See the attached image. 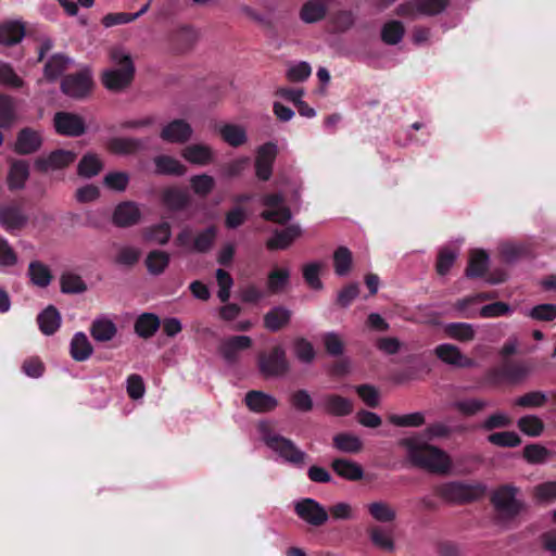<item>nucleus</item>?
I'll list each match as a JSON object with an SVG mask.
<instances>
[{"mask_svg":"<svg viewBox=\"0 0 556 556\" xmlns=\"http://www.w3.org/2000/svg\"><path fill=\"white\" fill-rule=\"evenodd\" d=\"M441 426L429 427L422 435L403 439L400 444L407 451L410 463L432 473L445 475L452 468V460L446 452L428 444L424 438L432 439L443 434Z\"/></svg>","mask_w":556,"mask_h":556,"instance_id":"f257e3e1","label":"nucleus"},{"mask_svg":"<svg viewBox=\"0 0 556 556\" xmlns=\"http://www.w3.org/2000/svg\"><path fill=\"white\" fill-rule=\"evenodd\" d=\"M261 438L266 446L277 455V459L287 463L295 468H303L307 455L296 444L269 429L268 422L262 421L258 425Z\"/></svg>","mask_w":556,"mask_h":556,"instance_id":"f03ea898","label":"nucleus"},{"mask_svg":"<svg viewBox=\"0 0 556 556\" xmlns=\"http://www.w3.org/2000/svg\"><path fill=\"white\" fill-rule=\"evenodd\" d=\"M110 58L118 68H110L103 72V85L110 90H121L128 86L135 74V66L131 55L123 47L111 49Z\"/></svg>","mask_w":556,"mask_h":556,"instance_id":"7ed1b4c3","label":"nucleus"},{"mask_svg":"<svg viewBox=\"0 0 556 556\" xmlns=\"http://www.w3.org/2000/svg\"><path fill=\"white\" fill-rule=\"evenodd\" d=\"M483 492L480 485L446 482L435 488V493L447 503H466L478 498Z\"/></svg>","mask_w":556,"mask_h":556,"instance_id":"20e7f679","label":"nucleus"},{"mask_svg":"<svg viewBox=\"0 0 556 556\" xmlns=\"http://www.w3.org/2000/svg\"><path fill=\"white\" fill-rule=\"evenodd\" d=\"M492 503L503 517H514L519 514L523 503L519 497V490L513 485H502L493 492Z\"/></svg>","mask_w":556,"mask_h":556,"instance_id":"39448f33","label":"nucleus"},{"mask_svg":"<svg viewBox=\"0 0 556 556\" xmlns=\"http://www.w3.org/2000/svg\"><path fill=\"white\" fill-rule=\"evenodd\" d=\"M296 515L306 523L319 527L329 519V514L314 498H302L294 504Z\"/></svg>","mask_w":556,"mask_h":556,"instance_id":"423d86ee","label":"nucleus"},{"mask_svg":"<svg viewBox=\"0 0 556 556\" xmlns=\"http://www.w3.org/2000/svg\"><path fill=\"white\" fill-rule=\"evenodd\" d=\"M261 372L266 377H277L288 370L286 352L281 346H276L267 355H262L258 361Z\"/></svg>","mask_w":556,"mask_h":556,"instance_id":"0eeeda50","label":"nucleus"},{"mask_svg":"<svg viewBox=\"0 0 556 556\" xmlns=\"http://www.w3.org/2000/svg\"><path fill=\"white\" fill-rule=\"evenodd\" d=\"M91 86V74L88 68L81 70L76 75H68L61 84L62 91L72 98L85 97Z\"/></svg>","mask_w":556,"mask_h":556,"instance_id":"6e6552de","label":"nucleus"},{"mask_svg":"<svg viewBox=\"0 0 556 556\" xmlns=\"http://www.w3.org/2000/svg\"><path fill=\"white\" fill-rule=\"evenodd\" d=\"M263 205L266 207L262 217L274 223H286L291 218V213L283 204L281 194H269L263 198Z\"/></svg>","mask_w":556,"mask_h":556,"instance_id":"1a4fd4ad","label":"nucleus"},{"mask_svg":"<svg viewBox=\"0 0 556 556\" xmlns=\"http://www.w3.org/2000/svg\"><path fill=\"white\" fill-rule=\"evenodd\" d=\"M277 146L273 142L261 146L255 160V174L261 180H268L277 155Z\"/></svg>","mask_w":556,"mask_h":556,"instance_id":"9d476101","label":"nucleus"},{"mask_svg":"<svg viewBox=\"0 0 556 556\" xmlns=\"http://www.w3.org/2000/svg\"><path fill=\"white\" fill-rule=\"evenodd\" d=\"M58 134L64 136H80L85 131V123L80 116L67 112H59L53 118Z\"/></svg>","mask_w":556,"mask_h":556,"instance_id":"9b49d317","label":"nucleus"},{"mask_svg":"<svg viewBox=\"0 0 556 556\" xmlns=\"http://www.w3.org/2000/svg\"><path fill=\"white\" fill-rule=\"evenodd\" d=\"M216 237V229L208 227L204 231L200 232L194 241L191 243L189 229H184L176 239L178 245L189 248L198 252H204L212 247V243Z\"/></svg>","mask_w":556,"mask_h":556,"instance_id":"f8f14e48","label":"nucleus"},{"mask_svg":"<svg viewBox=\"0 0 556 556\" xmlns=\"http://www.w3.org/2000/svg\"><path fill=\"white\" fill-rule=\"evenodd\" d=\"M76 154L68 150H55L47 156L39 157L35 165L41 172H53L72 164Z\"/></svg>","mask_w":556,"mask_h":556,"instance_id":"ddd939ff","label":"nucleus"},{"mask_svg":"<svg viewBox=\"0 0 556 556\" xmlns=\"http://www.w3.org/2000/svg\"><path fill=\"white\" fill-rule=\"evenodd\" d=\"M192 128L184 119H175L165 125L161 131V138L172 143H184L192 136Z\"/></svg>","mask_w":556,"mask_h":556,"instance_id":"4468645a","label":"nucleus"},{"mask_svg":"<svg viewBox=\"0 0 556 556\" xmlns=\"http://www.w3.org/2000/svg\"><path fill=\"white\" fill-rule=\"evenodd\" d=\"M434 353L445 364L463 368L473 366V361L462 354L459 349L453 344H440L434 349Z\"/></svg>","mask_w":556,"mask_h":556,"instance_id":"2eb2a0df","label":"nucleus"},{"mask_svg":"<svg viewBox=\"0 0 556 556\" xmlns=\"http://www.w3.org/2000/svg\"><path fill=\"white\" fill-rule=\"evenodd\" d=\"M252 339L248 336H235L225 339L219 346L222 356L228 362H236L241 351L250 349Z\"/></svg>","mask_w":556,"mask_h":556,"instance_id":"dca6fc26","label":"nucleus"},{"mask_svg":"<svg viewBox=\"0 0 556 556\" xmlns=\"http://www.w3.org/2000/svg\"><path fill=\"white\" fill-rule=\"evenodd\" d=\"M27 223V216L22 208L14 205L0 207V224L10 232L23 228Z\"/></svg>","mask_w":556,"mask_h":556,"instance_id":"f3484780","label":"nucleus"},{"mask_svg":"<svg viewBox=\"0 0 556 556\" xmlns=\"http://www.w3.org/2000/svg\"><path fill=\"white\" fill-rule=\"evenodd\" d=\"M247 406L255 413H267L274 410L278 401L270 394L262 391H250L244 397Z\"/></svg>","mask_w":556,"mask_h":556,"instance_id":"a211bd4d","label":"nucleus"},{"mask_svg":"<svg viewBox=\"0 0 556 556\" xmlns=\"http://www.w3.org/2000/svg\"><path fill=\"white\" fill-rule=\"evenodd\" d=\"M139 206L134 202H124L116 206L113 214V222L117 226L128 227L140 219Z\"/></svg>","mask_w":556,"mask_h":556,"instance_id":"6ab92c4d","label":"nucleus"},{"mask_svg":"<svg viewBox=\"0 0 556 556\" xmlns=\"http://www.w3.org/2000/svg\"><path fill=\"white\" fill-rule=\"evenodd\" d=\"M222 139L230 147L237 148L248 141L247 129L237 124L225 123L217 126Z\"/></svg>","mask_w":556,"mask_h":556,"instance_id":"aec40b11","label":"nucleus"},{"mask_svg":"<svg viewBox=\"0 0 556 556\" xmlns=\"http://www.w3.org/2000/svg\"><path fill=\"white\" fill-rule=\"evenodd\" d=\"M182 157L194 165L204 166L213 160L214 153L211 147L202 143L187 146L182 152Z\"/></svg>","mask_w":556,"mask_h":556,"instance_id":"412c9836","label":"nucleus"},{"mask_svg":"<svg viewBox=\"0 0 556 556\" xmlns=\"http://www.w3.org/2000/svg\"><path fill=\"white\" fill-rule=\"evenodd\" d=\"M321 406L327 414L333 416H346L353 412L352 401L337 394L324 396Z\"/></svg>","mask_w":556,"mask_h":556,"instance_id":"4be33fe9","label":"nucleus"},{"mask_svg":"<svg viewBox=\"0 0 556 556\" xmlns=\"http://www.w3.org/2000/svg\"><path fill=\"white\" fill-rule=\"evenodd\" d=\"M41 136L30 128L22 129L16 138L15 151L20 154H29L37 151L41 146Z\"/></svg>","mask_w":556,"mask_h":556,"instance_id":"5701e85b","label":"nucleus"},{"mask_svg":"<svg viewBox=\"0 0 556 556\" xmlns=\"http://www.w3.org/2000/svg\"><path fill=\"white\" fill-rule=\"evenodd\" d=\"M329 3L330 0H307L300 11L301 20L307 24L321 21L326 15Z\"/></svg>","mask_w":556,"mask_h":556,"instance_id":"b1692460","label":"nucleus"},{"mask_svg":"<svg viewBox=\"0 0 556 556\" xmlns=\"http://www.w3.org/2000/svg\"><path fill=\"white\" fill-rule=\"evenodd\" d=\"M116 326L108 316H101L94 319L91 327V336L96 341L106 342L116 334Z\"/></svg>","mask_w":556,"mask_h":556,"instance_id":"393cba45","label":"nucleus"},{"mask_svg":"<svg viewBox=\"0 0 556 556\" xmlns=\"http://www.w3.org/2000/svg\"><path fill=\"white\" fill-rule=\"evenodd\" d=\"M93 352V348L84 332H76L71 341L70 353L77 362L88 359Z\"/></svg>","mask_w":556,"mask_h":556,"instance_id":"a878e982","label":"nucleus"},{"mask_svg":"<svg viewBox=\"0 0 556 556\" xmlns=\"http://www.w3.org/2000/svg\"><path fill=\"white\" fill-rule=\"evenodd\" d=\"M301 235V228L292 225L275 235L267 241V247L271 250L287 249Z\"/></svg>","mask_w":556,"mask_h":556,"instance_id":"bb28decb","label":"nucleus"},{"mask_svg":"<svg viewBox=\"0 0 556 556\" xmlns=\"http://www.w3.org/2000/svg\"><path fill=\"white\" fill-rule=\"evenodd\" d=\"M29 177V166L25 161H15L12 163L9 175L8 186L11 190L23 189Z\"/></svg>","mask_w":556,"mask_h":556,"instance_id":"cd10ccee","label":"nucleus"},{"mask_svg":"<svg viewBox=\"0 0 556 556\" xmlns=\"http://www.w3.org/2000/svg\"><path fill=\"white\" fill-rule=\"evenodd\" d=\"M25 35L24 26L18 22H7L0 25V46L9 47L18 43Z\"/></svg>","mask_w":556,"mask_h":556,"instance_id":"c85d7f7f","label":"nucleus"},{"mask_svg":"<svg viewBox=\"0 0 556 556\" xmlns=\"http://www.w3.org/2000/svg\"><path fill=\"white\" fill-rule=\"evenodd\" d=\"M38 325L41 332L46 336L53 334L61 326V316L53 306H48L38 315Z\"/></svg>","mask_w":556,"mask_h":556,"instance_id":"c756f323","label":"nucleus"},{"mask_svg":"<svg viewBox=\"0 0 556 556\" xmlns=\"http://www.w3.org/2000/svg\"><path fill=\"white\" fill-rule=\"evenodd\" d=\"M333 471L350 481L361 480L364 476L363 468L355 462L348 459H336L332 463Z\"/></svg>","mask_w":556,"mask_h":556,"instance_id":"7c9ffc66","label":"nucleus"},{"mask_svg":"<svg viewBox=\"0 0 556 556\" xmlns=\"http://www.w3.org/2000/svg\"><path fill=\"white\" fill-rule=\"evenodd\" d=\"M155 170L162 175L182 176L186 174V166L175 157L160 155L154 159Z\"/></svg>","mask_w":556,"mask_h":556,"instance_id":"2f4dec72","label":"nucleus"},{"mask_svg":"<svg viewBox=\"0 0 556 556\" xmlns=\"http://www.w3.org/2000/svg\"><path fill=\"white\" fill-rule=\"evenodd\" d=\"M73 65V60L62 54H54L45 66V76L49 80H55Z\"/></svg>","mask_w":556,"mask_h":556,"instance_id":"473e14b6","label":"nucleus"},{"mask_svg":"<svg viewBox=\"0 0 556 556\" xmlns=\"http://www.w3.org/2000/svg\"><path fill=\"white\" fill-rule=\"evenodd\" d=\"M162 200L169 210L178 211L188 204L189 194L185 189L169 187L164 189Z\"/></svg>","mask_w":556,"mask_h":556,"instance_id":"72a5a7b5","label":"nucleus"},{"mask_svg":"<svg viewBox=\"0 0 556 556\" xmlns=\"http://www.w3.org/2000/svg\"><path fill=\"white\" fill-rule=\"evenodd\" d=\"M290 278V270L287 267H276L269 274L267 278V293L277 294L282 292L288 283Z\"/></svg>","mask_w":556,"mask_h":556,"instance_id":"f704fd0d","label":"nucleus"},{"mask_svg":"<svg viewBox=\"0 0 556 556\" xmlns=\"http://www.w3.org/2000/svg\"><path fill=\"white\" fill-rule=\"evenodd\" d=\"M17 119V106L15 100L0 93V127L10 128Z\"/></svg>","mask_w":556,"mask_h":556,"instance_id":"c9c22d12","label":"nucleus"},{"mask_svg":"<svg viewBox=\"0 0 556 556\" xmlns=\"http://www.w3.org/2000/svg\"><path fill=\"white\" fill-rule=\"evenodd\" d=\"M291 317V312L282 306H277L270 309L264 316V325L270 331H278L286 326Z\"/></svg>","mask_w":556,"mask_h":556,"instance_id":"e433bc0d","label":"nucleus"},{"mask_svg":"<svg viewBox=\"0 0 556 556\" xmlns=\"http://www.w3.org/2000/svg\"><path fill=\"white\" fill-rule=\"evenodd\" d=\"M489 264V255L483 250H473L470 253L466 275L469 278L480 277L484 274Z\"/></svg>","mask_w":556,"mask_h":556,"instance_id":"4c0bfd02","label":"nucleus"},{"mask_svg":"<svg viewBox=\"0 0 556 556\" xmlns=\"http://www.w3.org/2000/svg\"><path fill=\"white\" fill-rule=\"evenodd\" d=\"M160 327V319L156 315L144 313L138 317L135 324L136 333L142 338L152 337Z\"/></svg>","mask_w":556,"mask_h":556,"instance_id":"58836bf2","label":"nucleus"},{"mask_svg":"<svg viewBox=\"0 0 556 556\" xmlns=\"http://www.w3.org/2000/svg\"><path fill=\"white\" fill-rule=\"evenodd\" d=\"M333 445L337 450L349 454L358 453L363 447L362 440L352 433H339L334 435Z\"/></svg>","mask_w":556,"mask_h":556,"instance_id":"ea45409f","label":"nucleus"},{"mask_svg":"<svg viewBox=\"0 0 556 556\" xmlns=\"http://www.w3.org/2000/svg\"><path fill=\"white\" fill-rule=\"evenodd\" d=\"M28 276L33 285L46 288L51 282V273L48 266L40 262H31L28 266Z\"/></svg>","mask_w":556,"mask_h":556,"instance_id":"a19ab883","label":"nucleus"},{"mask_svg":"<svg viewBox=\"0 0 556 556\" xmlns=\"http://www.w3.org/2000/svg\"><path fill=\"white\" fill-rule=\"evenodd\" d=\"M517 427L528 437H540L544 430V424L536 415H526L519 418Z\"/></svg>","mask_w":556,"mask_h":556,"instance_id":"79ce46f5","label":"nucleus"},{"mask_svg":"<svg viewBox=\"0 0 556 556\" xmlns=\"http://www.w3.org/2000/svg\"><path fill=\"white\" fill-rule=\"evenodd\" d=\"M141 147V141L132 138H113L109 142L110 151L121 155L131 154L139 150Z\"/></svg>","mask_w":556,"mask_h":556,"instance_id":"37998d69","label":"nucleus"},{"mask_svg":"<svg viewBox=\"0 0 556 556\" xmlns=\"http://www.w3.org/2000/svg\"><path fill=\"white\" fill-rule=\"evenodd\" d=\"M405 33L404 25L397 21H390L386 23L381 29V38L387 45L399 43Z\"/></svg>","mask_w":556,"mask_h":556,"instance_id":"c03bdc74","label":"nucleus"},{"mask_svg":"<svg viewBox=\"0 0 556 556\" xmlns=\"http://www.w3.org/2000/svg\"><path fill=\"white\" fill-rule=\"evenodd\" d=\"M371 517L379 522H390L395 519V510L384 502H374L367 506Z\"/></svg>","mask_w":556,"mask_h":556,"instance_id":"a18cd8bd","label":"nucleus"},{"mask_svg":"<svg viewBox=\"0 0 556 556\" xmlns=\"http://www.w3.org/2000/svg\"><path fill=\"white\" fill-rule=\"evenodd\" d=\"M446 333L459 341H470L475 337V329L471 324L450 323L445 326Z\"/></svg>","mask_w":556,"mask_h":556,"instance_id":"49530a36","label":"nucleus"},{"mask_svg":"<svg viewBox=\"0 0 556 556\" xmlns=\"http://www.w3.org/2000/svg\"><path fill=\"white\" fill-rule=\"evenodd\" d=\"M169 263V255L163 251H152L146 260V265L150 274L160 275Z\"/></svg>","mask_w":556,"mask_h":556,"instance_id":"de8ad7c7","label":"nucleus"},{"mask_svg":"<svg viewBox=\"0 0 556 556\" xmlns=\"http://www.w3.org/2000/svg\"><path fill=\"white\" fill-rule=\"evenodd\" d=\"M551 456V452L543 445L532 443L523 448V457L529 464H544Z\"/></svg>","mask_w":556,"mask_h":556,"instance_id":"09e8293b","label":"nucleus"},{"mask_svg":"<svg viewBox=\"0 0 556 556\" xmlns=\"http://www.w3.org/2000/svg\"><path fill=\"white\" fill-rule=\"evenodd\" d=\"M17 255L9 241L0 236V269L8 271L17 264Z\"/></svg>","mask_w":556,"mask_h":556,"instance_id":"8fccbe9b","label":"nucleus"},{"mask_svg":"<svg viewBox=\"0 0 556 556\" xmlns=\"http://www.w3.org/2000/svg\"><path fill=\"white\" fill-rule=\"evenodd\" d=\"M488 441L501 447H516L521 444L520 437L514 431L495 432L488 437Z\"/></svg>","mask_w":556,"mask_h":556,"instance_id":"3c124183","label":"nucleus"},{"mask_svg":"<svg viewBox=\"0 0 556 556\" xmlns=\"http://www.w3.org/2000/svg\"><path fill=\"white\" fill-rule=\"evenodd\" d=\"M102 168L100 159L94 154L85 155L78 164V174L83 177L90 178L96 176Z\"/></svg>","mask_w":556,"mask_h":556,"instance_id":"603ef678","label":"nucleus"},{"mask_svg":"<svg viewBox=\"0 0 556 556\" xmlns=\"http://www.w3.org/2000/svg\"><path fill=\"white\" fill-rule=\"evenodd\" d=\"M324 267V263L314 262L305 265L303 268V277L305 281L314 290H320L323 288L319 275Z\"/></svg>","mask_w":556,"mask_h":556,"instance_id":"864d4df0","label":"nucleus"},{"mask_svg":"<svg viewBox=\"0 0 556 556\" xmlns=\"http://www.w3.org/2000/svg\"><path fill=\"white\" fill-rule=\"evenodd\" d=\"M334 270L339 276H345L349 274L352 265V254L349 249L341 247L333 255Z\"/></svg>","mask_w":556,"mask_h":556,"instance_id":"5fc2aeb1","label":"nucleus"},{"mask_svg":"<svg viewBox=\"0 0 556 556\" xmlns=\"http://www.w3.org/2000/svg\"><path fill=\"white\" fill-rule=\"evenodd\" d=\"M370 539L372 543L388 552H392L394 549V543L392 539V534L389 530L376 527L370 531Z\"/></svg>","mask_w":556,"mask_h":556,"instance_id":"6e6d98bb","label":"nucleus"},{"mask_svg":"<svg viewBox=\"0 0 556 556\" xmlns=\"http://www.w3.org/2000/svg\"><path fill=\"white\" fill-rule=\"evenodd\" d=\"M389 420L397 427H419L425 424V416L421 412H415L406 415H391Z\"/></svg>","mask_w":556,"mask_h":556,"instance_id":"4d7b16f0","label":"nucleus"},{"mask_svg":"<svg viewBox=\"0 0 556 556\" xmlns=\"http://www.w3.org/2000/svg\"><path fill=\"white\" fill-rule=\"evenodd\" d=\"M61 290L64 293H80L86 290V285L78 275L65 273L61 278Z\"/></svg>","mask_w":556,"mask_h":556,"instance_id":"13d9d810","label":"nucleus"},{"mask_svg":"<svg viewBox=\"0 0 556 556\" xmlns=\"http://www.w3.org/2000/svg\"><path fill=\"white\" fill-rule=\"evenodd\" d=\"M191 188L195 194L204 197L214 188V178L206 174L194 175L190 178Z\"/></svg>","mask_w":556,"mask_h":556,"instance_id":"bf43d9fd","label":"nucleus"},{"mask_svg":"<svg viewBox=\"0 0 556 556\" xmlns=\"http://www.w3.org/2000/svg\"><path fill=\"white\" fill-rule=\"evenodd\" d=\"M546 400L547 396L545 393L533 391L516 399L515 405L526 408H536L543 406Z\"/></svg>","mask_w":556,"mask_h":556,"instance_id":"052dcab7","label":"nucleus"},{"mask_svg":"<svg viewBox=\"0 0 556 556\" xmlns=\"http://www.w3.org/2000/svg\"><path fill=\"white\" fill-rule=\"evenodd\" d=\"M293 351L295 357L304 364H309L315 358L314 348L311 342L305 339H298L294 342Z\"/></svg>","mask_w":556,"mask_h":556,"instance_id":"680f3d73","label":"nucleus"},{"mask_svg":"<svg viewBox=\"0 0 556 556\" xmlns=\"http://www.w3.org/2000/svg\"><path fill=\"white\" fill-rule=\"evenodd\" d=\"M172 236L168 223H161L146 232V238L157 244H165Z\"/></svg>","mask_w":556,"mask_h":556,"instance_id":"e2e57ef3","label":"nucleus"},{"mask_svg":"<svg viewBox=\"0 0 556 556\" xmlns=\"http://www.w3.org/2000/svg\"><path fill=\"white\" fill-rule=\"evenodd\" d=\"M511 312L513 309L508 304L504 302H495L481 307L478 312V316L481 318H494L508 315Z\"/></svg>","mask_w":556,"mask_h":556,"instance_id":"0e129e2a","label":"nucleus"},{"mask_svg":"<svg viewBox=\"0 0 556 556\" xmlns=\"http://www.w3.org/2000/svg\"><path fill=\"white\" fill-rule=\"evenodd\" d=\"M104 185L114 191H124L129 182V176L125 172H112L104 176Z\"/></svg>","mask_w":556,"mask_h":556,"instance_id":"69168bd1","label":"nucleus"},{"mask_svg":"<svg viewBox=\"0 0 556 556\" xmlns=\"http://www.w3.org/2000/svg\"><path fill=\"white\" fill-rule=\"evenodd\" d=\"M216 279L219 287L217 296L222 302H227L230 298L233 280L227 271L220 268L216 270Z\"/></svg>","mask_w":556,"mask_h":556,"instance_id":"338daca9","label":"nucleus"},{"mask_svg":"<svg viewBox=\"0 0 556 556\" xmlns=\"http://www.w3.org/2000/svg\"><path fill=\"white\" fill-rule=\"evenodd\" d=\"M489 405L488 402L479 399H467L457 401L453 404V406L458 409L464 415H475L478 412L482 410L484 407Z\"/></svg>","mask_w":556,"mask_h":556,"instance_id":"774afa93","label":"nucleus"}]
</instances>
